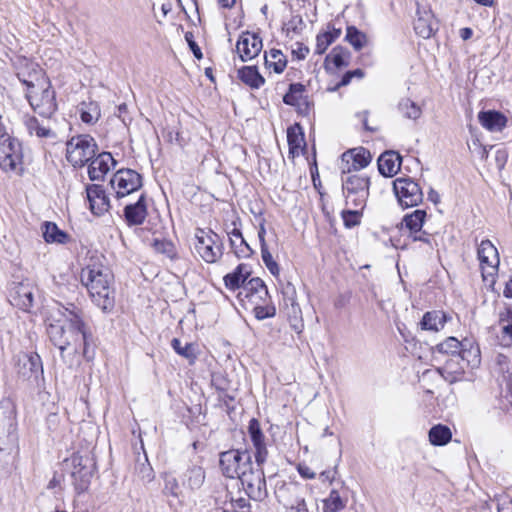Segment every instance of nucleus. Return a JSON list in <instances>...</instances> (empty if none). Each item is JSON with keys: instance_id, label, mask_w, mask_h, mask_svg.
Wrapping results in <instances>:
<instances>
[{"instance_id": "nucleus-1", "label": "nucleus", "mask_w": 512, "mask_h": 512, "mask_svg": "<svg viewBox=\"0 0 512 512\" xmlns=\"http://www.w3.org/2000/svg\"><path fill=\"white\" fill-rule=\"evenodd\" d=\"M47 334L52 344L59 349L62 359L65 360L66 351L69 356L82 354L87 360L93 357L89 353L91 332L75 305H59L57 311L51 315Z\"/></svg>"}, {"instance_id": "nucleus-2", "label": "nucleus", "mask_w": 512, "mask_h": 512, "mask_svg": "<svg viewBox=\"0 0 512 512\" xmlns=\"http://www.w3.org/2000/svg\"><path fill=\"white\" fill-rule=\"evenodd\" d=\"M16 76L26 86L25 97L32 110L42 118L51 119L57 111L56 92L43 70L25 60Z\"/></svg>"}, {"instance_id": "nucleus-3", "label": "nucleus", "mask_w": 512, "mask_h": 512, "mask_svg": "<svg viewBox=\"0 0 512 512\" xmlns=\"http://www.w3.org/2000/svg\"><path fill=\"white\" fill-rule=\"evenodd\" d=\"M80 277L93 302L103 312H111L115 306V292L110 269L101 264H90L82 269Z\"/></svg>"}, {"instance_id": "nucleus-4", "label": "nucleus", "mask_w": 512, "mask_h": 512, "mask_svg": "<svg viewBox=\"0 0 512 512\" xmlns=\"http://www.w3.org/2000/svg\"><path fill=\"white\" fill-rule=\"evenodd\" d=\"M0 169L10 176L25 172L22 144L8 133L0 134Z\"/></svg>"}, {"instance_id": "nucleus-5", "label": "nucleus", "mask_w": 512, "mask_h": 512, "mask_svg": "<svg viewBox=\"0 0 512 512\" xmlns=\"http://www.w3.org/2000/svg\"><path fill=\"white\" fill-rule=\"evenodd\" d=\"M17 442L15 408L6 398L0 401V452L10 453Z\"/></svg>"}, {"instance_id": "nucleus-6", "label": "nucleus", "mask_w": 512, "mask_h": 512, "mask_svg": "<svg viewBox=\"0 0 512 512\" xmlns=\"http://www.w3.org/2000/svg\"><path fill=\"white\" fill-rule=\"evenodd\" d=\"M97 144L90 135L72 137L66 145V158L74 167H82L95 157Z\"/></svg>"}, {"instance_id": "nucleus-7", "label": "nucleus", "mask_w": 512, "mask_h": 512, "mask_svg": "<svg viewBox=\"0 0 512 512\" xmlns=\"http://www.w3.org/2000/svg\"><path fill=\"white\" fill-rule=\"evenodd\" d=\"M369 178L353 174L342 178V189L346 205L363 210L369 196Z\"/></svg>"}, {"instance_id": "nucleus-8", "label": "nucleus", "mask_w": 512, "mask_h": 512, "mask_svg": "<svg viewBox=\"0 0 512 512\" xmlns=\"http://www.w3.org/2000/svg\"><path fill=\"white\" fill-rule=\"evenodd\" d=\"M251 463V455L247 450L231 449L220 454L219 465L227 478H237L243 470L249 469Z\"/></svg>"}, {"instance_id": "nucleus-9", "label": "nucleus", "mask_w": 512, "mask_h": 512, "mask_svg": "<svg viewBox=\"0 0 512 512\" xmlns=\"http://www.w3.org/2000/svg\"><path fill=\"white\" fill-rule=\"evenodd\" d=\"M237 478L241 481L249 498L262 501L267 497L266 479L262 467L254 468L251 463L249 469L243 470Z\"/></svg>"}, {"instance_id": "nucleus-10", "label": "nucleus", "mask_w": 512, "mask_h": 512, "mask_svg": "<svg viewBox=\"0 0 512 512\" xmlns=\"http://www.w3.org/2000/svg\"><path fill=\"white\" fill-rule=\"evenodd\" d=\"M195 250L206 263H215L222 256L219 236L212 231L198 228L195 232Z\"/></svg>"}, {"instance_id": "nucleus-11", "label": "nucleus", "mask_w": 512, "mask_h": 512, "mask_svg": "<svg viewBox=\"0 0 512 512\" xmlns=\"http://www.w3.org/2000/svg\"><path fill=\"white\" fill-rule=\"evenodd\" d=\"M393 190L402 207H414L423 200V192L420 185L412 178H397L393 181Z\"/></svg>"}, {"instance_id": "nucleus-12", "label": "nucleus", "mask_w": 512, "mask_h": 512, "mask_svg": "<svg viewBox=\"0 0 512 512\" xmlns=\"http://www.w3.org/2000/svg\"><path fill=\"white\" fill-rule=\"evenodd\" d=\"M477 254L482 270L483 280L494 283V277L499 266L497 248L490 240H483L478 246Z\"/></svg>"}, {"instance_id": "nucleus-13", "label": "nucleus", "mask_w": 512, "mask_h": 512, "mask_svg": "<svg viewBox=\"0 0 512 512\" xmlns=\"http://www.w3.org/2000/svg\"><path fill=\"white\" fill-rule=\"evenodd\" d=\"M117 198H123L142 187V177L132 169L118 170L110 180Z\"/></svg>"}, {"instance_id": "nucleus-14", "label": "nucleus", "mask_w": 512, "mask_h": 512, "mask_svg": "<svg viewBox=\"0 0 512 512\" xmlns=\"http://www.w3.org/2000/svg\"><path fill=\"white\" fill-rule=\"evenodd\" d=\"M283 306L285 314L289 321L290 327L297 334H301L304 329V322L302 317V310L296 300L295 287L288 283L282 291Z\"/></svg>"}, {"instance_id": "nucleus-15", "label": "nucleus", "mask_w": 512, "mask_h": 512, "mask_svg": "<svg viewBox=\"0 0 512 512\" xmlns=\"http://www.w3.org/2000/svg\"><path fill=\"white\" fill-rule=\"evenodd\" d=\"M10 303L23 311H29L34 301V286L29 280L13 281L9 288Z\"/></svg>"}, {"instance_id": "nucleus-16", "label": "nucleus", "mask_w": 512, "mask_h": 512, "mask_svg": "<svg viewBox=\"0 0 512 512\" xmlns=\"http://www.w3.org/2000/svg\"><path fill=\"white\" fill-rule=\"evenodd\" d=\"M263 47L262 39L251 32H243L236 44V51L243 62L252 60L259 55Z\"/></svg>"}, {"instance_id": "nucleus-17", "label": "nucleus", "mask_w": 512, "mask_h": 512, "mask_svg": "<svg viewBox=\"0 0 512 512\" xmlns=\"http://www.w3.org/2000/svg\"><path fill=\"white\" fill-rule=\"evenodd\" d=\"M22 123L31 137L38 139H51L56 138V133L51 126V119L43 118L39 120L34 115L26 114L22 118Z\"/></svg>"}, {"instance_id": "nucleus-18", "label": "nucleus", "mask_w": 512, "mask_h": 512, "mask_svg": "<svg viewBox=\"0 0 512 512\" xmlns=\"http://www.w3.org/2000/svg\"><path fill=\"white\" fill-rule=\"evenodd\" d=\"M248 433L254 447V457L256 464L257 466L262 467V465L267 460L268 450L265 443V436L257 419L253 418L249 421Z\"/></svg>"}, {"instance_id": "nucleus-19", "label": "nucleus", "mask_w": 512, "mask_h": 512, "mask_svg": "<svg viewBox=\"0 0 512 512\" xmlns=\"http://www.w3.org/2000/svg\"><path fill=\"white\" fill-rule=\"evenodd\" d=\"M372 160L370 152L365 148H357L342 154V162L345 163L343 173H350L352 170L358 171L366 166Z\"/></svg>"}, {"instance_id": "nucleus-20", "label": "nucleus", "mask_w": 512, "mask_h": 512, "mask_svg": "<svg viewBox=\"0 0 512 512\" xmlns=\"http://www.w3.org/2000/svg\"><path fill=\"white\" fill-rule=\"evenodd\" d=\"M90 161L88 175L92 181L103 180L110 169L116 165V161L109 152H102Z\"/></svg>"}, {"instance_id": "nucleus-21", "label": "nucleus", "mask_w": 512, "mask_h": 512, "mask_svg": "<svg viewBox=\"0 0 512 512\" xmlns=\"http://www.w3.org/2000/svg\"><path fill=\"white\" fill-rule=\"evenodd\" d=\"M87 200L89 208L94 215H102L109 209V199L102 186L97 184L86 187Z\"/></svg>"}, {"instance_id": "nucleus-22", "label": "nucleus", "mask_w": 512, "mask_h": 512, "mask_svg": "<svg viewBox=\"0 0 512 512\" xmlns=\"http://www.w3.org/2000/svg\"><path fill=\"white\" fill-rule=\"evenodd\" d=\"M124 216L129 226L141 225L145 221L147 217V204L144 194H141L135 203L125 206Z\"/></svg>"}, {"instance_id": "nucleus-23", "label": "nucleus", "mask_w": 512, "mask_h": 512, "mask_svg": "<svg viewBox=\"0 0 512 512\" xmlns=\"http://www.w3.org/2000/svg\"><path fill=\"white\" fill-rule=\"evenodd\" d=\"M74 470L72 471L75 489L81 493L88 489L92 477V471L82 463V457H73Z\"/></svg>"}, {"instance_id": "nucleus-24", "label": "nucleus", "mask_w": 512, "mask_h": 512, "mask_svg": "<svg viewBox=\"0 0 512 512\" xmlns=\"http://www.w3.org/2000/svg\"><path fill=\"white\" fill-rule=\"evenodd\" d=\"M402 158L395 151H386L378 158V170L385 177H393L400 170Z\"/></svg>"}, {"instance_id": "nucleus-25", "label": "nucleus", "mask_w": 512, "mask_h": 512, "mask_svg": "<svg viewBox=\"0 0 512 512\" xmlns=\"http://www.w3.org/2000/svg\"><path fill=\"white\" fill-rule=\"evenodd\" d=\"M478 120L484 128L491 132L502 131L507 123L506 117L495 110L481 111L478 114Z\"/></svg>"}, {"instance_id": "nucleus-26", "label": "nucleus", "mask_w": 512, "mask_h": 512, "mask_svg": "<svg viewBox=\"0 0 512 512\" xmlns=\"http://www.w3.org/2000/svg\"><path fill=\"white\" fill-rule=\"evenodd\" d=\"M249 266L246 264H239L236 269L224 276V284L229 290L242 289L250 276Z\"/></svg>"}, {"instance_id": "nucleus-27", "label": "nucleus", "mask_w": 512, "mask_h": 512, "mask_svg": "<svg viewBox=\"0 0 512 512\" xmlns=\"http://www.w3.org/2000/svg\"><path fill=\"white\" fill-rule=\"evenodd\" d=\"M228 235L231 249L238 258H248L253 254L252 248L239 229L234 228Z\"/></svg>"}, {"instance_id": "nucleus-28", "label": "nucleus", "mask_w": 512, "mask_h": 512, "mask_svg": "<svg viewBox=\"0 0 512 512\" xmlns=\"http://www.w3.org/2000/svg\"><path fill=\"white\" fill-rule=\"evenodd\" d=\"M447 316L444 312L434 310L426 312L420 322L423 330L438 332L444 328Z\"/></svg>"}, {"instance_id": "nucleus-29", "label": "nucleus", "mask_w": 512, "mask_h": 512, "mask_svg": "<svg viewBox=\"0 0 512 512\" xmlns=\"http://www.w3.org/2000/svg\"><path fill=\"white\" fill-rule=\"evenodd\" d=\"M239 79L252 89L260 88L264 83V77L259 73L256 66H244L238 70Z\"/></svg>"}, {"instance_id": "nucleus-30", "label": "nucleus", "mask_w": 512, "mask_h": 512, "mask_svg": "<svg viewBox=\"0 0 512 512\" xmlns=\"http://www.w3.org/2000/svg\"><path fill=\"white\" fill-rule=\"evenodd\" d=\"M436 351L447 355H461L464 359L467 352L466 343L455 337H448L436 346Z\"/></svg>"}, {"instance_id": "nucleus-31", "label": "nucleus", "mask_w": 512, "mask_h": 512, "mask_svg": "<svg viewBox=\"0 0 512 512\" xmlns=\"http://www.w3.org/2000/svg\"><path fill=\"white\" fill-rule=\"evenodd\" d=\"M205 481V471L200 466H192L184 475L183 485L195 491L201 488Z\"/></svg>"}, {"instance_id": "nucleus-32", "label": "nucleus", "mask_w": 512, "mask_h": 512, "mask_svg": "<svg viewBox=\"0 0 512 512\" xmlns=\"http://www.w3.org/2000/svg\"><path fill=\"white\" fill-rule=\"evenodd\" d=\"M42 228L43 237L47 243L64 244L69 238L68 234L59 229L55 223L45 222Z\"/></svg>"}, {"instance_id": "nucleus-33", "label": "nucleus", "mask_w": 512, "mask_h": 512, "mask_svg": "<svg viewBox=\"0 0 512 512\" xmlns=\"http://www.w3.org/2000/svg\"><path fill=\"white\" fill-rule=\"evenodd\" d=\"M434 21L430 13L425 12L424 15H419L414 22L415 32L422 38H430L434 33Z\"/></svg>"}, {"instance_id": "nucleus-34", "label": "nucleus", "mask_w": 512, "mask_h": 512, "mask_svg": "<svg viewBox=\"0 0 512 512\" xmlns=\"http://www.w3.org/2000/svg\"><path fill=\"white\" fill-rule=\"evenodd\" d=\"M265 65L268 69H273L275 73H282L287 65V58L282 51L271 49L265 55Z\"/></svg>"}, {"instance_id": "nucleus-35", "label": "nucleus", "mask_w": 512, "mask_h": 512, "mask_svg": "<svg viewBox=\"0 0 512 512\" xmlns=\"http://www.w3.org/2000/svg\"><path fill=\"white\" fill-rule=\"evenodd\" d=\"M429 441L434 446L446 445L452 437L451 430L445 425H435L429 430Z\"/></svg>"}, {"instance_id": "nucleus-36", "label": "nucleus", "mask_w": 512, "mask_h": 512, "mask_svg": "<svg viewBox=\"0 0 512 512\" xmlns=\"http://www.w3.org/2000/svg\"><path fill=\"white\" fill-rule=\"evenodd\" d=\"M426 218L424 210L417 209L403 218V225L409 230L410 235L418 233L423 227Z\"/></svg>"}, {"instance_id": "nucleus-37", "label": "nucleus", "mask_w": 512, "mask_h": 512, "mask_svg": "<svg viewBox=\"0 0 512 512\" xmlns=\"http://www.w3.org/2000/svg\"><path fill=\"white\" fill-rule=\"evenodd\" d=\"M287 141L290 153H298L304 145V135L300 125L295 124L287 129Z\"/></svg>"}, {"instance_id": "nucleus-38", "label": "nucleus", "mask_w": 512, "mask_h": 512, "mask_svg": "<svg viewBox=\"0 0 512 512\" xmlns=\"http://www.w3.org/2000/svg\"><path fill=\"white\" fill-rule=\"evenodd\" d=\"M101 116L100 108L96 102L81 103L80 118L86 124L96 123Z\"/></svg>"}, {"instance_id": "nucleus-39", "label": "nucleus", "mask_w": 512, "mask_h": 512, "mask_svg": "<svg viewBox=\"0 0 512 512\" xmlns=\"http://www.w3.org/2000/svg\"><path fill=\"white\" fill-rule=\"evenodd\" d=\"M349 51L341 46H336L326 57V62H332L336 68L346 67L349 65Z\"/></svg>"}, {"instance_id": "nucleus-40", "label": "nucleus", "mask_w": 512, "mask_h": 512, "mask_svg": "<svg viewBox=\"0 0 512 512\" xmlns=\"http://www.w3.org/2000/svg\"><path fill=\"white\" fill-rule=\"evenodd\" d=\"M260 293L261 295L267 294V287L264 284V282L256 277L251 278L250 280L246 281V283L243 285L242 289L240 290L238 297L242 298V296H246L249 294H255Z\"/></svg>"}, {"instance_id": "nucleus-41", "label": "nucleus", "mask_w": 512, "mask_h": 512, "mask_svg": "<svg viewBox=\"0 0 512 512\" xmlns=\"http://www.w3.org/2000/svg\"><path fill=\"white\" fill-rule=\"evenodd\" d=\"M398 109L405 118L411 120L418 119L422 114L421 108L409 98L402 99L398 104Z\"/></svg>"}, {"instance_id": "nucleus-42", "label": "nucleus", "mask_w": 512, "mask_h": 512, "mask_svg": "<svg viewBox=\"0 0 512 512\" xmlns=\"http://www.w3.org/2000/svg\"><path fill=\"white\" fill-rule=\"evenodd\" d=\"M345 39L357 51L361 50L367 43V37L365 33L358 30L355 26L347 27Z\"/></svg>"}, {"instance_id": "nucleus-43", "label": "nucleus", "mask_w": 512, "mask_h": 512, "mask_svg": "<svg viewBox=\"0 0 512 512\" xmlns=\"http://www.w3.org/2000/svg\"><path fill=\"white\" fill-rule=\"evenodd\" d=\"M24 367H28L30 371L29 377L38 379L43 375L42 361L37 353H30L24 356Z\"/></svg>"}, {"instance_id": "nucleus-44", "label": "nucleus", "mask_w": 512, "mask_h": 512, "mask_svg": "<svg viewBox=\"0 0 512 512\" xmlns=\"http://www.w3.org/2000/svg\"><path fill=\"white\" fill-rule=\"evenodd\" d=\"M345 501L340 497L337 490H331L328 498L323 501L324 512H338L345 507Z\"/></svg>"}, {"instance_id": "nucleus-45", "label": "nucleus", "mask_w": 512, "mask_h": 512, "mask_svg": "<svg viewBox=\"0 0 512 512\" xmlns=\"http://www.w3.org/2000/svg\"><path fill=\"white\" fill-rule=\"evenodd\" d=\"M304 85L301 83H292L289 86V91L284 95L283 102L287 105L298 104L302 93L304 92Z\"/></svg>"}, {"instance_id": "nucleus-46", "label": "nucleus", "mask_w": 512, "mask_h": 512, "mask_svg": "<svg viewBox=\"0 0 512 512\" xmlns=\"http://www.w3.org/2000/svg\"><path fill=\"white\" fill-rule=\"evenodd\" d=\"M171 345L175 352L180 356H183L190 361H193L196 358L195 349L191 343H186L184 346H182L181 341L177 338H174L171 342Z\"/></svg>"}, {"instance_id": "nucleus-47", "label": "nucleus", "mask_w": 512, "mask_h": 512, "mask_svg": "<svg viewBox=\"0 0 512 512\" xmlns=\"http://www.w3.org/2000/svg\"><path fill=\"white\" fill-rule=\"evenodd\" d=\"M362 216V210L359 208H353L349 210L342 211V219L344 222V225L347 228H352L354 226H357L360 224Z\"/></svg>"}, {"instance_id": "nucleus-48", "label": "nucleus", "mask_w": 512, "mask_h": 512, "mask_svg": "<svg viewBox=\"0 0 512 512\" xmlns=\"http://www.w3.org/2000/svg\"><path fill=\"white\" fill-rule=\"evenodd\" d=\"M152 246L156 252L164 254L168 258L172 259L176 255L175 247L171 241L154 239Z\"/></svg>"}, {"instance_id": "nucleus-49", "label": "nucleus", "mask_w": 512, "mask_h": 512, "mask_svg": "<svg viewBox=\"0 0 512 512\" xmlns=\"http://www.w3.org/2000/svg\"><path fill=\"white\" fill-rule=\"evenodd\" d=\"M261 257L262 260L273 276H278L280 273L279 266L276 261H274L271 253L268 250L267 244L261 245Z\"/></svg>"}, {"instance_id": "nucleus-50", "label": "nucleus", "mask_w": 512, "mask_h": 512, "mask_svg": "<svg viewBox=\"0 0 512 512\" xmlns=\"http://www.w3.org/2000/svg\"><path fill=\"white\" fill-rule=\"evenodd\" d=\"M163 493L166 496L178 498L180 496V487L177 479L172 475H166L164 478Z\"/></svg>"}, {"instance_id": "nucleus-51", "label": "nucleus", "mask_w": 512, "mask_h": 512, "mask_svg": "<svg viewBox=\"0 0 512 512\" xmlns=\"http://www.w3.org/2000/svg\"><path fill=\"white\" fill-rule=\"evenodd\" d=\"M333 41L334 36L332 35V32H325L317 35L315 53L318 55L323 54Z\"/></svg>"}, {"instance_id": "nucleus-52", "label": "nucleus", "mask_w": 512, "mask_h": 512, "mask_svg": "<svg viewBox=\"0 0 512 512\" xmlns=\"http://www.w3.org/2000/svg\"><path fill=\"white\" fill-rule=\"evenodd\" d=\"M253 311H254L255 317L259 320L273 317L276 313V309L271 304V302H265L261 305H256L253 307Z\"/></svg>"}, {"instance_id": "nucleus-53", "label": "nucleus", "mask_w": 512, "mask_h": 512, "mask_svg": "<svg viewBox=\"0 0 512 512\" xmlns=\"http://www.w3.org/2000/svg\"><path fill=\"white\" fill-rule=\"evenodd\" d=\"M242 301L244 300H247V302L252 306H256V305H261L265 302H271V299H270V296H269V293L267 292V294L264 296V295H261L260 293H255V294H249V295H246V296H242V298H240Z\"/></svg>"}, {"instance_id": "nucleus-54", "label": "nucleus", "mask_w": 512, "mask_h": 512, "mask_svg": "<svg viewBox=\"0 0 512 512\" xmlns=\"http://www.w3.org/2000/svg\"><path fill=\"white\" fill-rule=\"evenodd\" d=\"M185 40L187 41L191 51L193 52V55L197 59H202L203 54L201 52L200 47L197 45V43L194 41V35L192 32L188 31L185 33Z\"/></svg>"}, {"instance_id": "nucleus-55", "label": "nucleus", "mask_w": 512, "mask_h": 512, "mask_svg": "<svg viewBox=\"0 0 512 512\" xmlns=\"http://www.w3.org/2000/svg\"><path fill=\"white\" fill-rule=\"evenodd\" d=\"M139 476L143 481L150 482L154 478L153 469L150 464H141V467L138 472Z\"/></svg>"}, {"instance_id": "nucleus-56", "label": "nucleus", "mask_w": 512, "mask_h": 512, "mask_svg": "<svg viewBox=\"0 0 512 512\" xmlns=\"http://www.w3.org/2000/svg\"><path fill=\"white\" fill-rule=\"evenodd\" d=\"M497 512H512V500L508 497L498 499Z\"/></svg>"}, {"instance_id": "nucleus-57", "label": "nucleus", "mask_w": 512, "mask_h": 512, "mask_svg": "<svg viewBox=\"0 0 512 512\" xmlns=\"http://www.w3.org/2000/svg\"><path fill=\"white\" fill-rule=\"evenodd\" d=\"M296 48L292 50V54L299 60H303L309 53V48L302 43H296Z\"/></svg>"}, {"instance_id": "nucleus-58", "label": "nucleus", "mask_w": 512, "mask_h": 512, "mask_svg": "<svg viewBox=\"0 0 512 512\" xmlns=\"http://www.w3.org/2000/svg\"><path fill=\"white\" fill-rule=\"evenodd\" d=\"M290 512H308L307 504L304 498H297L295 503L289 508Z\"/></svg>"}, {"instance_id": "nucleus-59", "label": "nucleus", "mask_w": 512, "mask_h": 512, "mask_svg": "<svg viewBox=\"0 0 512 512\" xmlns=\"http://www.w3.org/2000/svg\"><path fill=\"white\" fill-rule=\"evenodd\" d=\"M299 474L303 477V478H306V479H314L316 474L315 472H313L311 470L310 467L306 466V465H299L298 468H297Z\"/></svg>"}, {"instance_id": "nucleus-60", "label": "nucleus", "mask_w": 512, "mask_h": 512, "mask_svg": "<svg viewBox=\"0 0 512 512\" xmlns=\"http://www.w3.org/2000/svg\"><path fill=\"white\" fill-rule=\"evenodd\" d=\"M410 237L413 239V241H421L425 243H429V235L425 232L420 230L418 233H413L410 235Z\"/></svg>"}, {"instance_id": "nucleus-61", "label": "nucleus", "mask_w": 512, "mask_h": 512, "mask_svg": "<svg viewBox=\"0 0 512 512\" xmlns=\"http://www.w3.org/2000/svg\"><path fill=\"white\" fill-rule=\"evenodd\" d=\"M501 333L503 341L508 339L510 342H512V324L503 325Z\"/></svg>"}, {"instance_id": "nucleus-62", "label": "nucleus", "mask_w": 512, "mask_h": 512, "mask_svg": "<svg viewBox=\"0 0 512 512\" xmlns=\"http://www.w3.org/2000/svg\"><path fill=\"white\" fill-rule=\"evenodd\" d=\"M507 154L505 150H497L496 151V161L498 164V167L501 169L503 168L505 162H506Z\"/></svg>"}, {"instance_id": "nucleus-63", "label": "nucleus", "mask_w": 512, "mask_h": 512, "mask_svg": "<svg viewBox=\"0 0 512 512\" xmlns=\"http://www.w3.org/2000/svg\"><path fill=\"white\" fill-rule=\"evenodd\" d=\"M352 78H353V77H352V73H350L349 71H348V72H346V73L343 75V77H342L341 81L336 85V87L334 88V90L338 89L339 87H342V86H346V85H348V84L351 82Z\"/></svg>"}, {"instance_id": "nucleus-64", "label": "nucleus", "mask_w": 512, "mask_h": 512, "mask_svg": "<svg viewBox=\"0 0 512 512\" xmlns=\"http://www.w3.org/2000/svg\"><path fill=\"white\" fill-rule=\"evenodd\" d=\"M428 200L434 204H438L440 202V195L437 191L431 188L428 192Z\"/></svg>"}]
</instances>
